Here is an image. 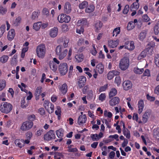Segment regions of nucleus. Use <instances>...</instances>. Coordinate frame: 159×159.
Here are the masks:
<instances>
[{"instance_id":"f257e3e1","label":"nucleus","mask_w":159,"mask_h":159,"mask_svg":"<svg viewBox=\"0 0 159 159\" xmlns=\"http://www.w3.org/2000/svg\"><path fill=\"white\" fill-rule=\"evenodd\" d=\"M68 50L62 45H58L56 48V54L60 60H62L66 56Z\"/></svg>"},{"instance_id":"f03ea898","label":"nucleus","mask_w":159,"mask_h":159,"mask_svg":"<svg viewBox=\"0 0 159 159\" xmlns=\"http://www.w3.org/2000/svg\"><path fill=\"white\" fill-rule=\"evenodd\" d=\"M37 56L40 58L43 59L45 56L46 49L44 44H40L36 47V49Z\"/></svg>"},{"instance_id":"7ed1b4c3","label":"nucleus","mask_w":159,"mask_h":159,"mask_svg":"<svg viewBox=\"0 0 159 159\" xmlns=\"http://www.w3.org/2000/svg\"><path fill=\"white\" fill-rule=\"evenodd\" d=\"M12 105L7 102H3L0 106L1 111L6 114L9 113L12 110Z\"/></svg>"},{"instance_id":"20e7f679","label":"nucleus","mask_w":159,"mask_h":159,"mask_svg":"<svg viewBox=\"0 0 159 159\" xmlns=\"http://www.w3.org/2000/svg\"><path fill=\"white\" fill-rule=\"evenodd\" d=\"M129 65V59L124 57L121 59L119 64V67L122 70H125L128 68Z\"/></svg>"},{"instance_id":"39448f33","label":"nucleus","mask_w":159,"mask_h":159,"mask_svg":"<svg viewBox=\"0 0 159 159\" xmlns=\"http://www.w3.org/2000/svg\"><path fill=\"white\" fill-rule=\"evenodd\" d=\"M33 126V123L32 121L26 120L23 123L20 129L22 131H26L30 129Z\"/></svg>"},{"instance_id":"423d86ee","label":"nucleus","mask_w":159,"mask_h":159,"mask_svg":"<svg viewBox=\"0 0 159 159\" xmlns=\"http://www.w3.org/2000/svg\"><path fill=\"white\" fill-rule=\"evenodd\" d=\"M58 70L61 75H66L68 70L67 64L66 63H61L58 67Z\"/></svg>"},{"instance_id":"0eeeda50","label":"nucleus","mask_w":159,"mask_h":159,"mask_svg":"<svg viewBox=\"0 0 159 159\" xmlns=\"http://www.w3.org/2000/svg\"><path fill=\"white\" fill-rule=\"evenodd\" d=\"M57 20L60 23H68L70 20V16L64 14H61L59 15L57 18Z\"/></svg>"},{"instance_id":"6e6552de","label":"nucleus","mask_w":159,"mask_h":159,"mask_svg":"<svg viewBox=\"0 0 159 159\" xmlns=\"http://www.w3.org/2000/svg\"><path fill=\"white\" fill-rule=\"evenodd\" d=\"M44 106L49 113L51 114L54 112V106L51 103L46 102L44 103Z\"/></svg>"},{"instance_id":"1a4fd4ad","label":"nucleus","mask_w":159,"mask_h":159,"mask_svg":"<svg viewBox=\"0 0 159 159\" xmlns=\"http://www.w3.org/2000/svg\"><path fill=\"white\" fill-rule=\"evenodd\" d=\"M44 139L45 140L49 141L54 139L55 134L53 131H50L48 132L44 136Z\"/></svg>"},{"instance_id":"9d476101","label":"nucleus","mask_w":159,"mask_h":159,"mask_svg":"<svg viewBox=\"0 0 159 159\" xmlns=\"http://www.w3.org/2000/svg\"><path fill=\"white\" fill-rule=\"evenodd\" d=\"M87 121V117L85 114L80 115L78 119V123L79 125H82L85 123Z\"/></svg>"},{"instance_id":"9b49d317","label":"nucleus","mask_w":159,"mask_h":159,"mask_svg":"<svg viewBox=\"0 0 159 159\" xmlns=\"http://www.w3.org/2000/svg\"><path fill=\"white\" fill-rule=\"evenodd\" d=\"M103 133L100 132L99 134H92L90 135V137L93 141H97L103 137Z\"/></svg>"},{"instance_id":"f8f14e48","label":"nucleus","mask_w":159,"mask_h":159,"mask_svg":"<svg viewBox=\"0 0 159 159\" xmlns=\"http://www.w3.org/2000/svg\"><path fill=\"white\" fill-rule=\"evenodd\" d=\"M125 48L130 50H133L135 48L134 42L133 41H127L125 43Z\"/></svg>"},{"instance_id":"ddd939ff","label":"nucleus","mask_w":159,"mask_h":159,"mask_svg":"<svg viewBox=\"0 0 159 159\" xmlns=\"http://www.w3.org/2000/svg\"><path fill=\"white\" fill-rule=\"evenodd\" d=\"M137 106L138 112L139 114H140L143 111L144 107V103L143 100H139L138 102Z\"/></svg>"},{"instance_id":"4468645a","label":"nucleus","mask_w":159,"mask_h":159,"mask_svg":"<svg viewBox=\"0 0 159 159\" xmlns=\"http://www.w3.org/2000/svg\"><path fill=\"white\" fill-rule=\"evenodd\" d=\"M58 33V29L57 27H54L51 29L49 31V34L52 38L56 37Z\"/></svg>"},{"instance_id":"2eb2a0df","label":"nucleus","mask_w":159,"mask_h":159,"mask_svg":"<svg viewBox=\"0 0 159 159\" xmlns=\"http://www.w3.org/2000/svg\"><path fill=\"white\" fill-rule=\"evenodd\" d=\"M120 101V98L117 97L112 98L109 102V104L111 106H114L119 103Z\"/></svg>"},{"instance_id":"dca6fc26","label":"nucleus","mask_w":159,"mask_h":159,"mask_svg":"<svg viewBox=\"0 0 159 159\" xmlns=\"http://www.w3.org/2000/svg\"><path fill=\"white\" fill-rule=\"evenodd\" d=\"M123 85L124 89L126 90H128L131 89L132 86V83L129 80H126L124 81Z\"/></svg>"},{"instance_id":"f3484780","label":"nucleus","mask_w":159,"mask_h":159,"mask_svg":"<svg viewBox=\"0 0 159 159\" xmlns=\"http://www.w3.org/2000/svg\"><path fill=\"white\" fill-rule=\"evenodd\" d=\"M64 12L67 14L70 13L71 11V7L70 3L67 2H66L64 6Z\"/></svg>"},{"instance_id":"a211bd4d","label":"nucleus","mask_w":159,"mask_h":159,"mask_svg":"<svg viewBox=\"0 0 159 159\" xmlns=\"http://www.w3.org/2000/svg\"><path fill=\"white\" fill-rule=\"evenodd\" d=\"M15 35V30L11 29L8 32L7 34V39L9 41H12L14 39Z\"/></svg>"},{"instance_id":"6ab92c4d","label":"nucleus","mask_w":159,"mask_h":159,"mask_svg":"<svg viewBox=\"0 0 159 159\" xmlns=\"http://www.w3.org/2000/svg\"><path fill=\"white\" fill-rule=\"evenodd\" d=\"M95 6L92 4L88 5L85 9V12L86 13H90L93 12L95 9Z\"/></svg>"},{"instance_id":"aec40b11","label":"nucleus","mask_w":159,"mask_h":159,"mask_svg":"<svg viewBox=\"0 0 159 159\" xmlns=\"http://www.w3.org/2000/svg\"><path fill=\"white\" fill-rule=\"evenodd\" d=\"M119 74V72L116 70H113L110 71L107 74V78L109 80H111L114 76Z\"/></svg>"},{"instance_id":"412c9836","label":"nucleus","mask_w":159,"mask_h":159,"mask_svg":"<svg viewBox=\"0 0 159 159\" xmlns=\"http://www.w3.org/2000/svg\"><path fill=\"white\" fill-rule=\"evenodd\" d=\"M119 41L118 40H110L108 42V46L111 48L116 47L118 44Z\"/></svg>"},{"instance_id":"4be33fe9","label":"nucleus","mask_w":159,"mask_h":159,"mask_svg":"<svg viewBox=\"0 0 159 159\" xmlns=\"http://www.w3.org/2000/svg\"><path fill=\"white\" fill-rule=\"evenodd\" d=\"M42 92V87L40 86L38 87L36 89L35 96L36 100H38L39 98V96Z\"/></svg>"},{"instance_id":"5701e85b","label":"nucleus","mask_w":159,"mask_h":159,"mask_svg":"<svg viewBox=\"0 0 159 159\" xmlns=\"http://www.w3.org/2000/svg\"><path fill=\"white\" fill-rule=\"evenodd\" d=\"M60 92L63 94H65L67 91V86L66 84H63L60 88Z\"/></svg>"},{"instance_id":"b1692460","label":"nucleus","mask_w":159,"mask_h":159,"mask_svg":"<svg viewBox=\"0 0 159 159\" xmlns=\"http://www.w3.org/2000/svg\"><path fill=\"white\" fill-rule=\"evenodd\" d=\"M154 43H150L148 44L147 48L144 50H146V52H148V53L150 54L152 53L153 51V47L154 46Z\"/></svg>"},{"instance_id":"393cba45","label":"nucleus","mask_w":159,"mask_h":159,"mask_svg":"<svg viewBox=\"0 0 159 159\" xmlns=\"http://www.w3.org/2000/svg\"><path fill=\"white\" fill-rule=\"evenodd\" d=\"M49 65L51 70L54 72L56 71L57 68V66L52 61H50L49 63Z\"/></svg>"},{"instance_id":"a878e982","label":"nucleus","mask_w":159,"mask_h":159,"mask_svg":"<svg viewBox=\"0 0 159 159\" xmlns=\"http://www.w3.org/2000/svg\"><path fill=\"white\" fill-rule=\"evenodd\" d=\"M63 132L64 130L62 129H60L56 131V133L57 136L59 138H61V139H60V141H61L62 139V138L63 136Z\"/></svg>"},{"instance_id":"bb28decb","label":"nucleus","mask_w":159,"mask_h":159,"mask_svg":"<svg viewBox=\"0 0 159 159\" xmlns=\"http://www.w3.org/2000/svg\"><path fill=\"white\" fill-rule=\"evenodd\" d=\"M87 20L85 19H82L78 20L77 23V25L82 27V26L86 25L87 24Z\"/></svg>"},{"instance_id":"cd10ccee","label":"nucleus","mask_w":159,"mask_h":159,"mask_svg":"<svg viewBox=\"0 0 159 159\" xmlns=\"http://www.w3.org/2000/svg\"><path fill=\"white\" fill-rule=\"evenodd\" d=\"M96 70L99 74H102L104 71V66L101 63H99L96 66Z\"/></svg>"},{"instance_id":"c85d7f7f","label":"nucleus","mask_w":159,"mask_h":159,"mask_svg":"<svg viewBox=\"0 0 159 159\" xmlns=\"http://www.w3.org/2000/svg\"><path fill=\"white\" fill-rule=\"evenodd\" d=\"M153 135L157 139L159 140V128L155 129L153 132Z\"/></svg>"},{"instance_id":"c756f323","label":"nucleus","mask_w":159,"mask_h":159,"mask_svg":"<svg viewBox=\"0 0 159 159\" xmlns=\"http://www.w3.org/2000/svg\"><path fill=\"white\" fill-rule=\"evenodd\" d=\"M147 33V31L143 30L140 33L139 36V39L141 41L143 40L145 38Z\"/></svg>"},{"instance_id":"7c9ffc66","label":"nucleus","mask_w":159,"mask_h":159,"mask_svg":"<svg viewBox=\"0 0 159 159\" xmlns=\"http://www.w3.org/2000/svg\"><path fill=\"white\" fill-rule=\"evenodd\" d=\"M149 115V113L146 111L143 115L142 120L143 123H145L147 122Z\"/></svg>"},{"instance_id":"2f4dec72","label":"nucleus","mask_w":159,"mask_h":159,"mask_svg":"<svg viewBox=\"0 0 159 159\" xmlns=\"http://www.w3.org/2000/svg\"><path fill=\"white\" fill-rule=\"evenodd\" d=\"M139 7V3L134 2L130 6L131 11H136Z\"/></svg>"},{"instance_id":"473e14b6","label":"nucleus","mask_w":159,"mask_h":159,"mask_svg":"<svg viewBox=\"0 0 159 159\" xmlns=\"http://www.w3.org/2000/svg\"><path fill=\"white\" fill-rule=\"evenodd\" d=\"M124 136L128 139L130 137V132L129 130L127 129H123L122 130Z\"/></svg>"},{"instance_id":"72a5a7b5","label":"nucleus","mask_w":159,"mask_h":159,"mask_svg":"<svg viewBox=\"0 0 159 159\" xmlns=\"http://www.w3.org/2000/svg\"><path fill=\"white\" fill-rule=\"evenodd\" d=\"M117 93L116 89L114 88H113L111 89L109 94V98L115 96Z\"/></svg>"},{"instance_id":"f704fd0d","label":"nucleus","mask_w":159,"mask_h":159,"mask_svg":"<svg viewBox=\"0 0 159 159\" xmlns=\"http://www.w3.org/2000/svg\"><path fill=\"white\" fill-rule=\"evenodd\" d=\"M41 23L39 22L34 23L33 25V28L36 31L39 30L41 27Z\"/></svg>"},{"instance_id":"c9c22d12","label":"nucleus","mask_w":159,"mask_h":159,"mask_svg":"<svg viewBox=\"0 0 159 159\" xmlns=\"http://www.w3.org/2000/svg\"><path fill=\"white\" fill-rule=\"evenodd\" d=\"M147 54L146 50H144L137 57L138 60H140L144 58L146 56Z\"/></svg>"},{"instance_id":"e433bc0d","label":"nucleus","mask_w":159,"mask_h":159,"mask_svg":"<svg viewBox=\"0 0 159 159\" xmlns=\"http://www.w3.org/2000/svg\"><path fill=\"white\" fill-rule=\"evenodd\" d=\"M9 59V57L7 55H3L0 58V61L2 63H6Z\"/></svg>"},{"instance_id":"4c0bfd02","label":"nucleus","mask_w":159,"mask_h":159,"mask_svg":"<svg viewBox=\"0 0 159 159\" xmlns=\"http://www.w3.org/2000/svg\"><path fill=\"white\" fill-rule=\"evenodd\" d=\"M75 61L77 62H80L82 61L83 59V54H80L77 55L75 56Z\"/></svg>"},{"instance_id":"58836bf2","label":"nucleus","mask_w":159,"mask_h":159,"mask_svg":"<svg viewBox=\"0 0 159 159\" xmlns=\"http://www.w3.org/2000/svg\"><path fill=\"white\" fill-rule=\"evenodd\" d=\"M120 32V27H117L115 28L113 30L112 33L113 37H116L118 34Z\"/></svg>"},{"instance_id":"ea45409f","label":"nucleus","mask_w":159,"mask_h":159,"mask_svg":"<svg viewBox=\"0 0 159 159\" xmlns=\"http://www.w3.org/2000/svg\"><path fill=\"white\" fill-rule=\"evenodd\" d=\"M57 110L55 111V114L58 116V119L59 120L61 118V108L60 107H57Z\"/></svg>"},{"instance_id":"a19ab883","label":"nucleus","mask_w":159,"mask_h":159,"mask_svg":"<svg viewBox=\"0 0 159 159\" xmlns=\"http://www.w3.org/2000/svg\"><path fill=\"white\" fill-rule=\"evenodd\" d=\"M102 26V23L99 21H97L95 23V27L96 30H98Z\"/></svg>"},{"instance_id":"79ce46f5","label":"nucleus","mask_w":159,"mask_h":159,"mask_svg":"<svg viewBox=\"0 0 159 159\" xmlns=\"http://www.w3.org/2000/svg\"><path fill=\"white\" fill-rule=\"evenodd\" d=\"M143 71L144 70L143 68L139 69L138 67L134 68V72L137 74H141L143 72Z\"/></svg>"},{"instance_id":"37998d69","label":"nucleus","mask_w":159,"mask_h":159,"mask_svg":"<svg viewBox=\"0 0 159 159\" xmlns=\"http://www.w3.org/2000/svg\"><path fill=\"white\" fill-rule=\"evenodd\" d=\"M6 30V26L5 25H2L0 27V38L1 37L5 32Z\"/></svg>"},{"instance_id":"c03bdc74","label":"nucleus","mask_w":159,"mask_h":159,"mask_svg":"<svg viewBox=\"0 0 159 159\" xmlns=\"http://www.w3.org/2000/svg\"><path fill=\"white\" fill-rule=\"evenodd\" d=\"M135 25L133 21H131L129 22L127 25V28L129 30L133 29L135 26Z\"/></svg>"},{"instance_id":"a18cd8bd","label":"nucleus","mask_w":159,"mask_h":159,"mask_svg":"<svg viewBox=\"0 0 159 159\" xmlns=\"http://www.w3.org/2000/svg\"><path fill=\"white\" fill-rule=\"evenodd\" d=\"M88 5V2L87 1H84L79 5V7L81 9H83L86 7Z\"/></svg>"},{"instance_id":"49530a36","label":"nucleus","mask_w":159,"mask_h":159,"mask_svg":"<svg viewBox=\"0 0 159 159\" xmlns=\"http://www.w3.org/2000/svg\"><path fill=\"white\" fill-rule=\"evenodd\" d=\"M6 86V82L5 80H0V91L3 90Z\"/></svg>"},{"instance_id":"de8ad7c7","label":"nucleus","mask_w":159,"mask_h":159,"mask_svg":"<svg viewBox=\"0 0 159 159\" xmlns=\"http://www.w3.org/2000/svg\"><path fill=\"white\" fill-rule=\"evenodd\" d=\"M104 115L105 117L111 118L112 116V113L107 110H105L104 111Z\"/></svg>"},{"instance_id":"09e8293b","label":"nucleus","mask_w":159,"mask_h":159,"mask_svg":"<svg viewBox=\"0 0 159 159\" xmlns=\"http://www.w3.org/2000/svg\"><path fill=\"white\" fill-rule=\"evenodd\" d=\"M7 11V9L2 6H0V13L2 15L6 14Z\"/></svg>"},{"instance_id":"8fccbe9b","label":"nucleus","mask_w":159,"mask_h":159,"mask_svg":"<svg viewBox=\"0 0 159 159\" xmlns=\"http://www.w3.org/2000/svg\"><path fill=\"white\" fill-rule=\"evenodd\" d=\"M106 98V94L105 93H102L99 96V100L102 102L105 100Z\"/></svg>"},{"instance_id":"3c124183","label":"nucleus","mask_w":159,"mask_h":159,"mask_svg":"<svg viewBox=\"0 0 159 159\" xmlns=\"http://www.w3.org/2000/svg\"><path fill=\"white\" fill-rule=\"evenodd\" d=\"M25 138L30 140L33 136V134L32 132L28 131L25 134Z\"/></svg>"},{"instance_id":"603ef678","label":"nucleus","mask_w":159,"mask_h":159,"mask_svg":"<svg viewBox=\"0 0 159 159\" xmlns=\"http://www.w3.org/2000/svg\"><path fill=\"white\" fill-rule=\"evenodd\" d=\"M15 143L16 145L20 148L23 147V145L22 144L20 140L19 139H16L15 141Z\"/></svg>"},{"instance_id":"864d4df0","label":"nucleus","mask_w":159,"mask_h":159,"mask_svg":"<svg viewBox=\"0 0 159 159\" xmlns=\"http://www.w3.org/2000/svg\"><path fill=\"white\" fill-rule=\"evenodd\" d=\"M154 61L157 66L159 67V54H157L155 56Z\"/></svg>"},{"instance_id":"5fc2aeb1","label":"nucleus","mask_w":159,"mask_h":159,"mask_svg":"<svg viewBox=\"0 0 159 159\" xmlns=\"http://www.w3.org/2000/svg\"><path fill=\"white\" fill-rule=\"evenodd\" d=\"M63 40V45L64 47V48H65L67 47L68 46L69 39L66 38H64Z\"/></svg>"},{"instance_id":"6e6d98bb","label":"nucleus","mask_w":159,"mask_h":159,"mask_svg":"<svg viewBox=\"0 0 159 159\" xmlns=\"http://www.w3.org/2000/svg\"><path fill=\"white\" fill-rule=\"evenodd\" d=\"M39 15V12L37 11H34L33 13L32 18L33 20L37 19Z\"/></svg>"},{"instance_id":"4d7b16f0","label":"nucleus","mask_w":159,"mask_h":159,"mask_svg":"<svg viewBox=\"0 0 159 159\" xmlns=\"http://www.w3.org/2000/svg\"><path fill=\"white\" fill-rule=\"evenodd\" d=\"M86 78L84 76H81L80 77L79 79V82L84 83L86 82Z\"/></svg>"},{"instance_id":"13d9d810","label":"nucleus","mask_w":159,"mask_h":159,"mask_svg":"<svg viewBox=\"0 0 159 159\" xmlns=\"http://www.w3.org/2000/svg\"><path fill=\"white\" fill-rule=\"evenodd\" d=\"M84 31V29L83 27L81 26L80 27V26H78V27L76 29V32L80 34L81 33H83Z\"/></svg>"},{"instance_id":"bf43d9fd","label":"nucleus","mask_w":159,"mask_h":159,"mask_svg":"<svg viewBox=\"0 0 159 159\" xmlns=\"http://www.w3.org/2000/svg\"><path fill=\"white\" fill-rule=\"evenodd\" d=\"M154 32L156 35H157L159 33V26L156 25L154 28Z\"/></svg>"},{"instance_id":"052dcab7","label":"nucleus","mask_w":159,"mask_h":159,"mask_svg":"<svg viewBox=\"0 0 159 159\" xmlns=\"http://www.w3.org/2000/svg\"><path fill=\"white\" fill-rule=\"evenodd\" d=\"M17 58V56L14 55L13 57L11 62V63L12 65H14L16 63Z\"/></svg>"},{"instance_id":"680f3d73","label":"nucleus","mask_w":159,"mask_h":159,"mask_svg":"<svg viewBox=\"0 0 159 159\" xmlns=\"http://www.w3.org/2000/svg\"><path fill=\"white\" fill-rule=\"evenodd\" d=\"M28 119L30 121H32L35 119V116L34 114H32L28 116Z\"/></svg>"},{"instance_id":"e2e57ef3","label":"nucleus","mask_w":159,"mask_h":159,"mask_svg":"<svg viewBox=\"0 0 159 159\" xmlns=\"http://www.w3.org/2000/svg\"><path fill=\"white\" fill-rule=\"evenodd\" d=\"M26 93V95L27 96V100H31L33 97V95L31 92L30 91H29Z\"/></svg>"},{"instance_id":"0e129e2a","label":"nucleus","mask_w":159,"mask_h":159,"mask_svg":"<svg viewBox=\"0 0 159 159\" xmlns=\"http://www.w3.org/2000/svg\"><path fill=\"white\" fill-rule=\"evenodd\" d=\"M43 129H39L35 133V135L37 137H39L43 133Z\"/></svg>"},{"instance_id":"69168bd1","label":"nucleus","mask_w":159,"mask_h":159,"mask_svg":"<svg viewBox=\"0 0 159 159\" xmlns=\"http://www.w3.org/2000/svg\"><path fill=\"white\" fill-rule=\"evenodd\" d=\"M129 9V5H126L125 7L124 8L123 11V13L124 14H126L128 13Z\"/></svg>"},{"instance_id":"338daca9","label":"nucleus","mask_w":159,"mask_h":159,"mask_svg":"<svg viewBox=\"0 0 159 159\" xmlns=\"http://www.w3.org/2000/svg\"><path fill=\"white\" fill-rule=\"evenodd\" d=\"M107 84H106L103 86L100 87L99 88V91L100 92L105 91L107 88Z\"/></svg>"},{"instance_id":"774afa93","label":"nucleus","mask_w":159,"mask_h":159,"mask_svg":"<svg viewBox=\"0 0 159 159\" xmlns=\"http://www.w3.org/2000/svg\"><path fill=\"white\" fill-rule=\"evenodd\" d=\"M21 18L20 17H18L15 20L14 24L16 25H17L19 24H20L21 21Z\"/></svg>"}]
</instances>
